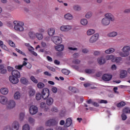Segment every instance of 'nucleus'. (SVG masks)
<instances>
[{
    "instance_id": "30",
    "label": "nucleus",
    "mask_w": 130,
    "mask_h": 130,
    "mask_svg": "<svg viewBox=\"0 0 130 130\" xmlns=\"http://www.w3.org/2000/svg\"><path fill=\"white\" fill-rule=\"evenodd\" d=\"M112 60V61H114L117 63H119V62H120V61L122 60V58L121 57H116L113 58V59Z\"/></svg>"
},
{
    "instance_id": "63",
    "label": "nucleus",
    "mask_w": 130,
    "mask_h": 130,
    "mask_svg": "<svg viewBox=\"0 0 130 130\" xmlns=\"http://www.w3.org/2000/svg\"><path fill=\"white\" fill-rule=\"evenodd\" d=\"M4 130H12V127H11V126H9V125L6 126L4 128Z\"/></svg>"
},
{
    "instance_id": "41",
    "label": "nucleus",
    "mask_w": 130,
    "mask_h": 130,
    "mask_svg": "<svg viewBox=\"0 0 130 130\" xmlns=\"http://www.w3.org/2000/svg\"><path fill=\"white\" fill-rule=\"evenodd\" d=\"M28 121L30 124H34L35 123V119L31 117L28 118Z\"/></svg>"
},
{
    "instance_id": "39",
    "label": "nucleus",
    "mask_w": 130,
    "mask_h": 130,
    "mask_svg": "<svg viewBox=\"0 0 130 130\" xmlns=\"http://www.w3.org/2000/svg\"><path fill=\"white\" fill-rule=\"evenodd\" d=\"M28 35L31 39H34L35 36H36V34L34 33V32L30 31L28 33Z\"/></svg>"
},
{
    "instance_id": "48",
    "label": "nucleus",
    "mask_w": 130,
    "mask_h": 130,
    "mask_svg": "<svg viewBox=\"0 0 130 130\" xmlns=\"http://www.w3.org/2000/svg\"><path fill=\"white\" fill-rule=\"evenodd\" d=\"M21 96V95H20V92H16L15 94H14V98L15 99H16V100L19 99V98H20V97Z\"/></svg>"
},
{
    "instance_id": "38",
    "label": "nucleus",
    "mask_w": 130,
    "mask_h": 130,
    "mask_svg": "<svg viewBox=\"0 0 130 130\" xmlns=\"http://www.w3.org/2000/svg\"><path fill=\"white\" fill-rule=\"evenodd\" d=\"M61 72L63 75H66V76H69V75H70V73H71L70 71L66 69H62Z\"/></svg>"
},
{
    "instance_id": "26",
    "label": "nucleus",
    "mask_w": 130,
    "mask_h": 130,
    "mask_svg": "<svg viewBox=\"0 0 130 130\" xmlns=\"http://www.w3.org/2000/svg\"><path fill=\"white\" fill-rule=\"evenodd\" d=\"M53 99L52 98H49L46 100V104L48 106H50L53 104Z\"/></svg>"
},
{
    "instance_id": "3",
    "label": "nucleus",
    "mask_w": 130,
    "mask_h": 130,
    "mask_svg": "<svg viewBox=\"0 0 130 130\" xmlns=\"http://www.w3.org/2000/svg\"><path fill=\"white\" fill-rule=\"evenodd\" d=\"M14 29L18 32H23L24 31V22L19 21H14L13 22Z\"/></svg>"
},
{
    "instance_id": "8",
    "label": "nucleus",
    "mask_w": 130,
    "mask_h": 130,
    "mask_svg": "<svg viewBox=\"0 0 130 130\" xmlns=\"http://www.w3.org/2000/svg\"><path fill=\"white\" fill-rule=\"evenodd\" d=\"M15 106H16V103L15 101L11 100L8 102L6 108L8 110H11V109L14 108Z\"/></svg>"
},
{
    "instance_id": "62",
    "label": "nucleus",
    "mask_w": 130,
    "mask_h": 130,
    "mask_svg": "<svg viewBox=\"0 0 130 130\" xmlns=\"http://www.w3.org/2000/svg\"><path fill=\"white\" fill-rule=\"evenodd\" d=\"M96 77H98V78L101 77L102 76V73L101 72H99L95 74Z\"/></svg>"
},
{
    "instance_id": "24",
    "label": "nucleus",
    "mask_w": 130,
    "mask_h": 130,
    "mask_svg": "<svg viewBox=\"0 0 130 130\" xmlns=\"http://www.w3.org/2000/svg\"><path fill=\"white\" fill-rule=\"evenodd\" d=\"M57 51H62L64 49V46L63 45H59L55 47Z\"/></svg>"
},
{
    "instance_id": "5",
    "label": "nucleus",
    "mask_w": 130,
    "mask_h": 130,
    "mask_svg": "<svg viewBox=\"0 0 130 130\" xmlns=\"http://www.w3.org/2000/svg\"><path fill=\"white\" fill-rule=\"evenodd\" d=\"M26 66L27 69H31V68H32V65L30 63H27V62H26L25 61H23L22 64L16 66L15 69H16L17 70H19V71H21L23 67Z\"/></svg>"
},
{
    "instance_id": "18",
    "label": "nucleus",
    "mask_w": 130,
    "mask_h": 130,
    "mask_svg": "<svg viewBox=\"0 0 130 130\" xmlns=\"http://www.w3.org/2000/svg\"><path fill=\"white\" fill-rule=\"evenodd\" d=\"M72 123H73V120L71 118H68L66 120V122L65 124L64 125V127H69L72 125Z\"/></svg>"
},
{
    "instance_id": "7",
    "label": "nucleus",
    "mask_w": 130,
    "mask_h": 130,
    "mask_svg": "<svg viewBox=\"0 0 130 130\" xmlns=\"http://www.w3.org/2000/svg\"><path fill=\"white\" fill-rule=\"evenodd\" d=\"M52 41L55 44H60L61 42H62V40L61 39V37H58V36H54L52 38Z\"/></svg>"
},
{
    "instance_id": "64",
    "label": "nucleus",
    "mask_w": 130,
    "mask_h": 130,
    "mask_svg": "<svg viewBox=\"0 0 130 130\" xmlns=\"http://www.w3.org/2000/svg\"><path fill=\"white\" fill-rule=\"evenodd\" d=\"M52 91L53 93H57V88L56 87H53V88H52Z\"/></svg>"
},
{
    "instance_id": "52",
    "label": "nucleus",
    "mask_w": 130,
    "mask_h": 130,
    "mask_svg": "<svg viewBox=\"0 0 130 130\" xmlns=\"http://www.w3.org/2000/svg\"><path fill=\"white\" fill-rule=\"evenodd\" d=\"M41 93H37L36 95V98L37 100H40V99H41Z\"/></svg>"
},
{
    "instance_id": "60",
    "label": "nucleus",
    "mask_w": 130,
    "mask_h": 130,
    "mask_svg": "<svg viewBox=\"0 0 130 130\" xmlns=\"http://www.w3.org/2000/svg\"><path fill=\"white\" fill-rule=\"evenodd\" d=\"M38 32H39V33H44V32H45V30L42 28H39L38 29Z\"/></svg>"
},
{
    "instance_id": "51",
    "label": "nucleus",
    "mask_w": 130,
    "mask_h": 130,
    "mask_svg": "<svg viewBox=\"0 0 130 130\" xmlns=\"http://www.w3.org/2000/svg\"><path fill=\"white\" fill-rule=\"evenodd\" d=\"M30 80H31L35 84H37V83H38L37 79H35V77H34L33 76L30 77Z\"/></svg>"
},
{
    "instance_id": "27",
    "label": "nucleus",
    "mask_w": 130,
    "mask_h": 130,
    "mask_svg": "<svg viewBox=\"0 0 130 130\" xmlns=\"http://www.w3.org/2000/svg\"><path fill=\"white\" fill-rule=\"evenodd\" d=\"M28 95L30 97L35 95V90L30 87H29Z\"/></svg>"
},
{
    "instance_id": "45",
    "label": "nucleus",
    "mask_w": 130,
    "mask_h": 130,
    "mask_svg": "<svg viewBox=\"0 0 130 130\" xmlns=\"http://www.w3.org/2000/svg\"><path fill=\"white\" fill-rule=\"evenodd\" d=\"M113 58H114V55H107L106 56V60H110Z\"/></svg>"
},
{
    "instance_id": "43",
    "label": "nucleus",
    "mask_w": 130,
    "mask_h": 130,
    "mask_svg": "<svg viewBox=\"0 0 130 130\" xmlns=\"http://www.w3.org/2000/svg\"><path fill=\"white\" fill-rule=\"evenodd\" d=\"M51 111L54 113H57V112H58V109L56 107L53 106L51 109Z\"/></svg>"
},
{
    "instance_id": "32",
    "label": "nucleus",
    "mask_w": 130,
    "mask_h": 130,
    "mask_svg": "<svg viewBox=\"0 0 130 130\" xmlns=\"http://www.w3.org/2000/svg\"><path fill=\"white\" fill-rule=\"evenodd\" d=\"M20 82L21 84H23L24 85H27L29 81H28V79L25 77H22L20 79Z\"/></svg>"
},
{
    "instance_id": "10",
    "label": "nucleus",
    "mask_w": 130,
    "mask_h": 130,
    "mask_svg": "<svg viewBox=\"0 0 130 130\" xmlns=\"http://www.w3.org/2000/svg\"><path fill=\"white\" fill-rule=\"evenodd\" d=\"M38 112V108L37 107L35 106H31L29 108V113H30L32 115H34V114H36Z\"/></svg>"
},
{
    "instance_id": "4",
    "label": "nucleus",
    "mask_w": 130,
    "mask_h": 130,
    "mask_svg": "<svg viewBox=\"0 0 130 130\" xmlns=\"http://www.w3.org/2000/svg\"><path fill=\"white\" fill-rule=\"evenodd\" d=\"M57 124H58V121L56 120L55 118L50 119L45 123L46 126H55Z\"/></svg>"
},
{
    "instance_id": "56",
    "label": "nucleus",
    "mask_w": 130,
    "mask_h": 130,
    "mask_svg": "<svg viewBox=\"0 0 130 130\" xmlns=\"http://www.w3.org/2000/svg\"><path fill=\"white\" fill-rule=\"evenodd\" d=\"M93 54L94 55H95V56H98V55H100V54H101V52L99 51H95Z\"/></svg>"
},
{
    "instance_id": "29",
    "label": "nucleus",
    "mask_w": 130,
    "mask_h": 130,
    "mask_svg": "<svg viewBox=\"0 0 130 130\" xmlns=\"http://www.w3.org/2000/svg\"><path fill=\"white\" fill-rule=\"evenodd\" d=\"M0 92L3 95H7L9 93V89L7 88H2L1 89Z\"/></svg>"
},
{
    "instance_id": "44",
    "label": "nucleus",
    "mask_w": 130,
    "mask_h": 130,
    "mask_svg": "<svg viewBox=\"0 0 130 130\" xmlns=\"http://www.w3.org/2000/svg\"><path fill=\"white\" fill-rule=\"evenodd\" d=\"M45 86L44 84L42 82H39L37 84V87L39 89H42L44 88Z\"/></svg>"
},
{
    "instance_id": "28",
    "label": "nucleus",
    "mask_w": 130,
    "mask_h": 130,
    "mask_svg": "<svg viewBox=\"0 0 130 130\" xmlns=\"http://www.w3.org/2000/svg\"><path fill=\"white\" fill-rule=\"evenodd\" d=\"M68 89L69 91H71L73 93H78V92H79V90H78L77 88L73 86H69Z\"/></svg>"
},
{
    "instance_id": "15",
    "label": "nucleus",
    "mask_w": 130,
    "mask_h": 130,
    "mask_svg": "<svg viewBox=\"0 0 130 130\" xmlns=\"http://www.w3.org/2000/svg\"><path fill=\"white\" fill-rule=\"evenodd\" d=\"M98 62L100 65L104 64L105 62H106V60L105 59V58L103 56H101L98 58L97 59Z\"/></svg>"
},
{
    "instance_id": "54",
    "label": "nucleus",
    "mask_w": 130,
    "mask_h": 130,
    "mask_svg": "<svg viewBox=\"0 0 130 130\" xmlns=\"http://www.w3.org/2000/svg\"><path fill=\"white\" fill-rule=\"evenodd\" d=\"M41 45L42 47H44V48L47 47V44H46V43H45V42H42L41 43Z\"/></svg>"
},
{
    "instance_id": "34",
    "label": "nucleus",
    "mask_w": 130,
    "mask_h": 130,
    "mask_svg": "<svg viewBox=\"0 0 130 130\" xmlns=\"http://www.w3.org/2000/svg\"><path fill=\"white\" fill-rule=\"evenodd\" d=\"M117 32L112 31L108 34L107 36H108V37H115V36H117Z\"/></svg>"
},
{
    "instance_id": "35",
    "label": "nucleus",
    "mask_w": 130,
    "mask_h": 130,
    "mask_svg": "<svg viewBox=\"0 0 130 130\" xmlns=\"http://www.w3.org/2000/svg\"><path fill=\"white\" fill-rule=\"evenodd\" d=\"M86 33L88 36H91V35H93L95 33V29H89L87 31Z\"/></svg>"
},
{
    "instance_id": "50",
    "label": "nucleus",
    "mask_w": 130,
    "mask_h": 130,
    "mask_svg": "<svg viewBox=\"0 0 130 130\" xmlns=\"http://www.w3.org/2000/svg\"><path fill=\"white\" fill-rule=\"evenodd\" d=\"M16 51L18 52V53H20V54H22V55H24V56H26V54L25 53H24L23 51L20 50L19 49H15Z\"/></svg>"
},
{
    "instance_id": "2",
    "label": "nucleus",
    "mask_w": 130,
    "mask_h": 130,
    "mask_svg": "<svg viewBox=\"0 0 130 130\" xmlns=\"http://www.w3.org/2000/svg\"><path fill=\"white\" fill-rule=\"evenodd\" d=\"M122 51L118 52L121 57H127L129 55L130 46L125 45L121 49Z\"/></svg>"
},
{
    "instance_id": "21",
    "label": "nucleus",
    "mask_w": 130,
    "mask_h": 130,
    "mask_svg": "<svg viewBox=\"0 0 130 130\" xmlns=\"http://www.w3.org/2000/svg\"><path fill=\"white\" fill-rule=\"evenodd\" d=\"M64 18L66 19V20L71 21L74 19V16H73V15H72L71 13H67L64 15Z\"/></svg>"
},
{
    "instance_id": "1",
    "label": "nucleus",
    "mask_w": 130,
    "mask_h": 130,
    "mask_svg": "<svg viewBox=\"0 0 130 130\" xmlns=\"http://www.w3.org/2000/svg\"><path fill=\"white\" fill-rule=\"evenodd\" d=\"M105 17L102 20V24L103 26H108L110 24V21L114 22L115 19L113 15L111 13H107L105 14Z\"/></svg>"
},
{
    "instance_id": "6",
    "label": "nucleus",
    "mask_w": 130,
    "mask_h": 130,
    "mask_svg": "<svg viewBox=\"0 0 130 130\" xmlns=\"http://www.w3.org/2000/svg\"><path fill=\"white\" fill-rule=\"evenodd\" d=\"M49 96V89L44 88L42 91V97L45 100L47 99Z\"/></svg>"
},
{
    "instance_id": "49",
    "label": "nucleus",
    "mask_w": 130,
    "mask_h": 130,
    "mask_svg": "<svg viewBox=\"0 0 130 130\" xmlns=\"http://www.w3.org/2000/svg\"><path fill=\"white\" fill-rule=\"evenodd\" d=\"M121 117L122 120H123V121L126 120V119L127 118V116L124 113H122Z\"/></svg>"
},
{
    "instance_id": "40",
    "label": "nucleus",
    "mask_w": 130,
    "mask_h": 130,
    "mask_svg": "<svg viewBox=\"0 0 130 130\" xmlns=\"http://www.w3.org/2000/svg\"><path fill=\"white\" fill-rule=\"evenodd\" d=\"M24 117H25V113H20L19 114L20 121H23V120H24Z\"/></svg>"
},
{
    "instance_id": "14",
    "label": "nucleus",
    "mask_w": 130,
    "mask_h": 130,
    "mask_svg": "<svg viewBox=\"0 0 130 130\" xmlns=\"http://www.w3.org/2000/svg\"><path fill=\"white\" fill-rule=\"evenodd\" d=\"M13 130H19L20 127V123L17 121L13 122L12 125Z\"/></svg>"
},
{
    "instance_id": "9",
    "label": "nucleus",
    "mask_w": 130,
    "mask_h": 130,
    "mask_svg": "<svg viewBox=\"0 0 130 130\" xmlns=\"http://www.w3.org/2000/svg\"><path fill=\"white\" fill-rule=\"evenodd\" d=\"M99 39V34H95L92 36L89 39L90 43H95Z\"/></svg>"
},
{
    "instance_id": "46",
    "label": "nucleus",
    "mask_w": 130,
    "mask_h": 130,
    "mask_svg": "<svg viewBox=\"0 0 130 130\" xmlns=\"http://www.w3.org/2000/svg\"><path fill=\"white\" fill-rule=\"evenodd\" d=\"M22 130H30V126H29V124H25L23 125L22 127Z\"/></svg>"
},
{
    "instance_id": "61",
    "label": "nucleus",
    "mask_w": 130,
    "mask_h": 130,
    "mask_svg": "<svg viewBox=\"0 0 130 130\" xmlns=\"http://www.w3.org/2000/svg\"><path fill=\"white\" fill-rule=\"evenodd\" d=\"M82 52H83V53H88L89 50L86 48H84L82 50Z\"/></svg>"
},
{
    "instance_id": "19",
    "label": "nucleus",
    "mask_w": 130,
    "mask_h": 130,
    "mask_svg": "<svg viewBox=\"0 0 130 130\" xmlns=\"http://www.w3.org/2000/svg\"><path fill=\"white\" fill-rule=\"evenodd\" d=\"M73 10L75 12H81L82 11V7L79 5L76 4L73 5Z\"/></svg>"
},
{
    "instance_id": "11",
    "label": "nucleus",
    "mask_w": 130,
    "mask_h": 130,
    "mask_svg": "<svg viewBox=\"0 0 130 130\" xmlns=\"http://www.w3.org/2000/svg\"><path fill=\"white\" fill-rule=\"evenodd\" d=\"M72 29V26L71 25H62L60 27V30L62 32H67L70 31Z\"/></svg>"
},
{
    "instance_id": "33",
    "label": "nucleus",
    "mask_w": 130,
    "mask_h": 130,
    "mask_svg": "<svg viewBox=\"0 0 130 130\" xmlns=\"http://www.w3.org/2000/svg\"><path fill=\"white\" fill-rule=\"evenodd\" d=\"M36 37L39 40H42L43 39V35L40 32L36 33Z\"/></svg>"
},
{
    "instance_id": "25",
    "label": "nucleus",
    "mask_w": 130,
    "mask_h": 130,
    "mask_svg": "<svg viewBox=\"0 0 130 130\" xmlns=\"http://www.w3.org/2000/svg\"><path fill=\"white\" fill-rule=\"evenodd\" d=\"M115 51V49L113 48H110L108 49L105 51V53L106 54H111V53H113Z\"/></svg>"
},
{
    "instance_id": "42",
    "label": "nucleus",
    "mask_w": 130,
    "mask_h": 130,
    "mask_svg": "<svg viewBox=\"0 0 130 130\" xmlns=\"http://www.w3.org/2000/svg\"><path fill=\"white\" fill-rule=\"evenodd\" d=\"M122 113L125 114V113H130V109L128 107L124 108L122 110Z\"/></svg>"
},
{
    "instance_id": "36",
    "label": "nucleus",
    "mask_w": 130,
    "mask_h": 130,
    "mask_svg": "<svg viewBox=\"0 0 130 130\" xmlns=\"http://www.w3.org/2000/svg\"><path fill=\"white\" fill-rule=\"evenodd\" d=\"M92 16H93V13L91 11H89L85 14V18L86 19H90V18L92 17Z\"/></svg>"
},
{
    "instance_id": "16",
    "label": "nucleus",
    "mask_w": 130,
    "mask_h": 130,
    "mask_svg": "<svg viewBox=\"0 0 130 130\" xmlns=\"http://www.w3.org/2000/svg\"><path fill=\"white\" fill-rule=\"evenodd\" d=\"M12 77H15V78H17L18 79L21 77V74H20V72L17 70L12 71Z\"/></svg>"
},
{
    "instance_id": "37",
    "label": "nucleus",
    "mask_w": 130,
    "mask_h": 130,
    "mask_svg": "<svg viewBox=\"0 0 130 130\" xmlns=\"http://www.w3.org/2000/svg\"><path fill=\"white\" fill-rule=\"evenodd\" d=\"M85 72L86 74H95V72H96V71L94 69H86Z\"/></svg>"
},
{
    "instance_id": "22",
    "label": "nucleus",
    "mask_w": 130,
    "mask_h": 130,
    "mask_svg": "<svg viewBox=\"0 0 130 130\" xmlns=\"http://www.w3.org/2000/svg\"><path fill=\"white\" fill-rule=\"evenodd\" d=\"M127 76V72L125 70H122L120 71V78L121 79H123L125 78Z\"/></svg>"
},
{
    "instance_id": "31",
    "label": "nucleus",
    "mask_w": 130,
    "mask_h": 130,
    "mask_svg": "<svg viewBox=\"0 0 130 130\" xmlns=\"http://www.w3.org/2000/svg\"><path fill=\"white\" fill-rule=\"evenodd\" d=\"M80 24L83 26H87L88 25V20L85 18H82L80 20Z\"/></svg>"
},
{
    "instance_id": "57",
    "label": "nucleus",
    "mask_w": 130,
    "mask_h": 130,
    "mask_svg": "<svg viewBox=\"0 0 130 130\" xmlns=\"http://www.w3.org/2000/svg\"><path fill=\"white\" fill-rule=\"evenodd\" d=\"M47 68L48 69H49L50 71H51L52 72H55L56 70L53 67H51L50 66H47Z\"/></svg>"
},
{
    "instance_id": "13",
    "label": "nucleus",
    "mask_w": 130,
    "mask_h": 130,
    "mask_svg": "<svg viewBox=\"0 0 130 130\" xmlns=\"http://www.w3.org/2000/svg\"><path fill=\"white\" fill-rule=\"evenodd\" d=\"M8 102V98L5 95H0V103L3 105H6Z\"/></svg>"
},
{
    "instance_id": "20",
    "label": "nucleus",
    "mask_w": 130,
    "mask_h": 130,
    "mask_svg": "<svg viewBox=\"0 0 130 130\" xmlns=\"http://www.w3.org/2000/svg\"><path fill=\"white\" fill-rule=\"evenodd\" d=\"M47 32H48V34L49 36H53V35L55 33V29H54L52 27L48 28Z\"/></svg>"
},
{
    "instance_id": "17",
    "label": "nucleus",
    "mask_w": 130,
    "mask_h": 130,
    "mask_svg": "<svg viewBox=\"0 0 130 130\" xmlns=\"http://www.w3.org/2000/svg\"><path fill=\"white\" fill-rule=\"evenodd\" d=\"M102 79L104 81H110V80L112 79V76L111 75L106 74L103 76Z\"/></svg>"
},
{
    "instance_id": "23",
    "label": "nucleus",
    "mask_w": 130,
    "mask_h": 130,
    "mask_svg": "<svg viewBox=\"0 0 130 130\" xmlns=\"http://www.w3.org/2000/svg\"><path fill=\"white\" fill-rule=\"evenodd\" d=\"M40 107L42 109H44L45 111H47V110L49 109V108H48V106H46V104L44 102H42L40 104Z\"/></svg>"
},
{
    "instance_id": "47",
    "label": "nucleus",
    "mask_w": 130,
    "mask_h": 130,
    "mask_svg": "<svg viewBox=\"0 0 130 130\" xmlns=\"http://www.w3.org/2000/svg\"><path fill=\"white\" fill-rule=\"evenodd\" d=\"M125 106V103L124 102H121L117 104V107H123V106Z\"/></svg>"
},
{
    "instance_id": "55",
    "label": "nucleus",
    "mask_w": 130,
    "mask_h": 130,
    "mask_svg": "<svg viewBox=\"0 0 130 130\" xmlns=\"http://www.w3.org/2000/svg\"><path fill=\"white\" fill-rule=\"evenodd\" d=\"M9 44L10 46H12V47H16V45H15V43H14V42L12 41H9Z\"/></svg>"
},
{
    "instance_id": "12",
    "label": "nucleus",
    "mask_w": 130,
    "mask_h": 130,
    "mask_svg": "<svg viewBox=\"0 0 130 130\" xmlns=\"http://www.w3.org/2000/svg\"><path fill=\"white\" fill-rule=\"evenodd\" d=\"M9 81L12 84H18L19 83V79L17 77H15L14 76H10Z\"/></svg>"
},
{
    "instance_id": "53",
    "label": "nucleus",
    "mask_w": 130,
    "mask_h": 130,
    "mask_svg": "<svg viewBox=\"0 0 130 130\" xmlns=\"http://www.w3.org/2000/svg\"><path fill=\"white\" fill-rule=\"evenodd\" d=\"M73 63H75V64H80V63H81V60L79 59H75L73 60Z\"/></svg>"
},
{
    "instance_id": "58",
    "label": "nucleus",
    "mask_w": 130,
    "mask_h": 130,
    "mask_svg": "<svg viewBox=\"0 0 130 130\" xmlns=\"http://www.w3.org/2000/svg\"><path fill=\"white\" fill-rule=\"evenodd\" d=\"M79 56H80V54H79V53H75L73 54V57H74V58H78V57Z\"/></svg>"
},
{
    "instance_id": "59",
    "label": "nucleus",
    "mask_w": 130,
    "mask_h": 130,
    "mask_svg": "<svg viewBox=\"0 0 130 130\" xmlns=\"http://www.w3.org/2000/svg\"><path fill=\"white\" fill-rule=\"evenodd\" d=\"M99 103H100V104H103V103H104V104H107V103H108V102L107 101H106V100H101L100 101Z\"/></svg>"
}]
</instances>
